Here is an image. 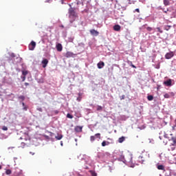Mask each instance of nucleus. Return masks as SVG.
I'll list each match as a JSON object with an SVG mask.
<instances>
[{
    "label": "nucleus",
    "instance_id": "f257e3e1",
    "mask_svg": "<svg viewBox=\"0 0 176 176\" xmlns=\"http://www.w3.org/2000/svg\"><path fill=\"white\" fill-rule=\"evenodd\" d=\"M69 19H73L72 21H70V23H73L75 21V19L78 17V14H76V12H75V8L71 7L69 9Z\"/></svg>",
    "mask_w": 176,
    "mask_h": 176
},
{
    "label": "nucleus",
    "instance_id": "f03ea898",
    "mask_svg": "<svg viewBox=\"0 0 176 176\" xmlns=\"http://www.w3.org/2000/svg\"><path fill=\"white\" fill-rule=\"evenodd\" d=\"M96 138H98V140H101V133H96L95 135H91L90 137L91 142H94Z\"/></svg>",
    "mask_w": 176,
    "mask_h": 176
},
{
    "label": "nucleus",
    "instance_id": "7ed1b4c3",
    "mask_svg": "<svg viewBox=\"0 0 176 176\" xmlns=\"http://www.w3.org/2000/svg\"><path fill=\"white\" fill-rule=\"evenodd\" d=\"M36 46V43L35 41H32L29 44V50H34Z\"/></svg>",
    "mask_w": 176,
    "mask_h": 176
},
{
    "label": "nucleus",
    "instance_id": "20e7f679",
    "mask_svg": "<svg viewBox=\"0 0 176 176\" xmlns=\"http://www.w3.org/2000/svg\"><path fill=\"white\" fill-rule=\"evenodd\" d=\"M89 32L91 34H92L94 36H98L100 32H98V31L94 30V29H92V30H89Z\"/></svg>",
    "mask_w": 176,
    "mask_h": 176
},
{
    "label": "nucleus",
    "instance_id": "39448f33",
    "mask_svg": "<svg viewBox=\"0 0 176 176\" xmlns=\"http://www.w3.org/2000/svg\"><path fill=\"white\" fill-rule=\"evenodd\" d=\"M172 57H174V52H173L166 53L165 55V58H166V60H170V58H172Z\"/></svg>",
    "mask_w": 176,
    "mask_h": 176
},
{
    "label": "nucleus",
    "instance_id": "423d86ee",
    "mask_svg": "<svg viewBox=\"0 0 176 176\" xmlns=\"http://www.w3.org/2000/svg\"><path fill=\"white\" fill-rule=\"evenodd\" d=\"M41 63L43 64V68H46V67H47V64H49V60L45 58L42 60Z\"/></svg>",
    "mask_w": 176,
    "mask_h": 176
},
{
    "label": "nucleus",
    "instance_id": "0eeeda50",
    "mask_svg": "<svg viewBox=\"0 0 176 176\" xmlns=\"http://www.w3.org/2000/svg\"><path fill=\"white\" fill-rule=\"evenodd\" d=\"M82 129H83V126H76L74 128V131H76V133H82Z\"/></svg>",
    "mask_w": 176,
    "mask_h": 176
},
{
    "label": "nucleus",
    "instance_id": "6e6552de",
    "mask_svg": "<svg viewBox=\"0 0 176 176\" xmlns=\"http://www.w3.org/2000/svg\"><path fill=\"white\" fill-rule=\"evenodd\" d=\"M97 65H98V68L99 69H101L104 68V67H105V63H104V62H102V61H100V62L97 64Z\"/></svg>",
    "mask_w": 176,
    "mask_h": 176
},
{
    "label": "nucleus",
    "instance_id": "1a4fd4ad",
    "mask_svg": "<svg viewBox=\"0 0 176 176\" xmlns=\"http://www.w3.org/2000/svg\"><path fill=\"white\" fill-rule=\"evenodd\" d=\"M56 47L58 52H63V45L61 43L56 44Z\"/></svg>",
    "mask_w": 176,
    "mask_h": 176
},
{
    "label": "nucleus",
    "instance_id": "9d476101",
    "mask_svg": "<svg viewBox=\"0 0 176 176\" xmlns=\"http://www.w3.org/2000/svg\"><path fill=\"white\" fill-rule=\"evenodd\" d=\"M73 56H74V53L71 52H67L65 54V57H67V58H69V57H73Z\"/></svg>",
    "mask_w": 176,
    "mask_h": 176
},
{
    "label": "nucleus",
    "instance_id": "9b49d317",
    "mask_svg": "<svg viewBox=\"0 0 176 176\" xmlns=\"http://www.w3.org/2000/svg\"><path fill=\"white\" fill-rule=\"evenodd\" d=\"M120 28L121 27L119 25H116L113 26L114 31H120Z\"/></svg>",
    "mask_w": 176,
    "mask_h": 176
},
{
    "label": "nucleus",
    "instance_id": "f8f14e48",
    "mask_svg": "<svg viewBox=\"0 0 176 176\" xmlns=\"http://www.w3.org/2000/svg\"><path fill=\"white\" fill-rule=\"evenodd\" d=\"M109 144H111L109 142L104 140L102 142V146H107L109 145Z\"/></svg>",
    "mask_w": 176,
    "mask_h": 176
},
{
    "label": "nucleus",
    "instance_id": "ddd939ff",
    "mask_svg": "<svg viewBox=\"0 0 176 176\" xmlns=\"http://www.w3.org/2000/svg\"><path fill=\"white\" fill-rule=\"evenodd\" d=\"M164 83V85H166V86H171L172 82H171V80L169 79V80L165 81Z\"/></svg>",
    "mask_w": 176,
    "mask_h": 176
},
{
    "label": "nucleus",
    "instance_id": "4468645a",
    "mask_svg": "<svg viewBox=\"0 0 176 176\" xmlns=\"http://www.w3.org/2000/svg\"><path fill=\"white\" fill-rule=\"evenodd\" d=\"M126 138H124V136H122L118 139V142H120V144H122V142H124Z\"/></svg>",
    "mask_w": 176,
    "mask_h": 176
},
{
    "label": "nucleus",
    "instance_id": "2eb2a0df",
    "mask_svg": "<svg viewBox=\"0 0 176 176\" xmlns=\"http://www.w3.org/2000/svg\"><path fill=\"white\" fill-rule=\"evenodd\" d=\"M157 168L158 170H162V171H165L164 166H163V165H158V166H157Z\"/></svg>",
    "mask_w": 176,
    "mask_h": 176
},
{
    "label": "nucleus",
    "instance_id": "dca6fc26",
    "mask_svg": "<svg viewBox=\"0 0 176 176\" xmlns=\"http://www.w3.org/2000/svg\"><path fill=\"white\" fill-rule=\"evenodd\" d=\"M77 101L78 102H80V101H82V94H80V93L78 94V97L77 98Z\"/></svg>",
    "mask_w": 176,
    "mask_h": 176
},
{
    "label": "nucleus",
    "instance_id": "f3484780",
    "mask_svg": "<svg viewBox=\"0 0 176 176\" xmlns=\"http://www.w3.org/2000/svg\"><path fill=\"white\" fill-rule=\"evenodd\" d=\"M164 5L165 6H168V5H170V1L168 0H164Z\"/></svg>",
    "mask_w": 176,
    "mask_h": 176
},
{
    "label": "nucleus",
    "instance_id": "a211bd4d",
    "mask_svg": "<svg viewBox=\"0 0 176 176\" xmlns=\"http://www.w3.org/2000/svg\"><path fill=\"white\" fill-rule=\"evenodd\" d=\"M22 75H23V76H27V75H28V71L27 70L22 71Z\"/></svg>",
    "mask_w": 176,
    "mask_h": 176
},
{
    "label": "nucleus",
    "instance_id": "6ab92c4d",
    "mask_svg": "<svg viewBox=\"0 0 176 176\" xmlns=\"http://www.w3.org/2000/svg\"><path fill=\"white\" fill-rule=\"evenodd\" d=\"M56 140H60L63 138V135H58L55 137Z\"/></svg>",
    "mask_w": 176,
    "mask_h": 176
},
{
    "label": "nucleus",
    "instance_id": "aec40b11",
    "mask_svg": "<svg viewBox=\"0 0 176 176\" xmlns=\"http://www.w3.org/2000/svg\"><path fill=\"white\" fill-rule=\"evenodd\" d=\"M147 99L148 100V101H152L153 100V96L152 95L148 96Z\"/></svg>",
    "mask_w": 176,
    "mask_h": 176
},
{
    "label": "nucleus",
    "instance_id": "412c9836",
    "mask_svg": "<svg viewBox=\"0 0 176 176\" xmlns=\"http://www.w3.org/2000/svg\"><path fill=\"white\" fill-rule=\"evenodd\" d=\"M6 174L7 175H10V174H12V170H11L10 169L6 170Z\"/></svg>",
    "mask_w": 176,
    "mask_h": 176
},
{
    "label": "nucleus",
    "instance_id": "4be33fe9",
    "mask_svg": "<svg viewBox=\"0 0 176 176\" xmlns=\"http://www.w3.org/2000/svg\"><path fill=\"white\" fill-rule=\"evenodd\" d=\"M67 118H68L69 119H73L74 116L71 115L70 113H67Z\"/></svg>",
    "mask_w": 176,
    "mask_h": 176
},
{
    "label": "nucleus",
    "instance_id": "5701e85b",
    "mask_svg": "<svg viewBox=\"0 0 176 176\" xmlns=\"http://www.w3.org/2000/svg\"><path fill=\"white\" fill-rule=\"evenodd\" d=\"M89 173H91V176H97V174L94 170H90Z\"/></svg>",
    "mask_w": 176,
    "mask_h": 176
},
{
    "label": "nucleus",
    "instance_id": "b1692460",
    "mask_svg": "<svg viewBox=\"0 0 176 176\" xmlns=\"http://www.w3.org/2000/svg\"><path fill=\"white\" fill-rule=\"evenodd\" d=\"M19 100H22V101H24L25 100V97L24 96H19Z\"/></svg>",
    "mask_w": 176,
    "mask_h": 176
},
{
    "label": "nucleus",
    "instance_id": "393cba45",
    "mask_svg": "<svg viewBox=\"0 0 176 176\" xmlns=\"http://www.w3.org/2000/svg\"><path fill=\"white\" fill-rule=\"evenodd\" d=\"M96 111H102V107L98 105Z\"/></svg>",
    "mask_w": 176,
    "mask_h": 176
},
{
    "label": "nucleus",
    "instance_id": "a878e982",
    "mask_svg": "<svg viewBox=\"0 0 176 176\" xmlns=\"http://www.w3.org/2000/svg\"><path fill=\"white\" fill-rule=\"evenodd\" d=\"M170 28H171V26L166 25V26H165L164 30H166V31H168V30H170Z\"/></svg>",
    "mask_w": 176,
    "mask_h": 176
},
{
    "label": "nucleus",
    "instance_id": "bb28decb",
    "mask_svg": "<svg viewBox=\"0 0 176 176\" xmlns=\"http://www.w3.org/2000/svg\"><path fill=\"white\" fill-rule=\"evenodd\" d=\"M164 98H170V95L168 94H165L164 95Z\"/></svg>",
    "mask_w": 176,
    "mask_h": 176
},
{
    "label": "nucleus",
    "instance_id": "cd10ccee",
    "mask_svg": "<svg viewBox=\"0 0 176 176\" xmlns=\"http://www.w3.org/2000/svg\"><path fill=\"white\" fill-rule=\"evenodd\" d=\"M157 30L158 32H160V34H163V30H162V29H160V28H157Z\"/></svg>",
    "mask_w": 176,
    "mask_h": 176
},
{
    "label": "nucleus",
    "instance_id": "c85d7f7f",
    "mask_svg": "<svg viewBox=\"0 0 176 176\" xmlns=\"http://www.w3.org/2000/svg\"><path fill=\"white\" fill-rule=\"evenodd\" d=\"M147 31H148L149 32H151V31H152V30H153V28H151V27H147L146 28Z\"/></svg>",
    "mask_w": 176,
    "mask_h": 176
},
{
    "label": "nucleus",
    "instance_id": "c756f323",
    "mask_svg": "<svg viewBox=\"0 0 176 176\" xmlns=\"http://www.w3.org/2000/svg\"><path fill=\"white\" fill-rule=\"evenodd\" d=\"M2 130H3L4 131H8V126H3Z\"/></svg>",
    "mask_w": 176,
    "mask_h": 176
},
{
    "label": "nucleus",
    "instance_id": "7c9ffc66",
    "mask_svg": "<svg viewBox=\"0 0 176 176\" xmlns=\"http://www.w3.org/2000/svg\"><path fill=\"white\" fill-rule=\"evenodd\" d=\"M164 12V13H167V12H170V10L168 9H166V10H164V8L162 9Z\"/></svg>",
    "mask_w": 176,
    "mask_h": 176
},
{
    "label": "nucleus",
    "instance_id": "2f4dec72",
    "mask_svg": "<svg viewBox=\"0 0 176 176\" xmlns=\"http://www.w3.org/2000/svg\"><path fill=\"white\" fill-rule=\"evenodd\" d=\"M22 82L25 80V76H21Z\"/></svg>",
    "mask_w": 176,
    "mask_h": 176
},
{
    "label": "nucleus",
    "instance_id": "473e14b6",
    "mask_svg": "<svg viewBox=\"0 0 176 176\" xmlns=\"http://www.w3.org/2000/svg\"><path fill=\"white\" fill-rule=\"evenodd\" d=\"M130 160L129 161H128L129 163H133V161H132V159H133V157H131V155H130Z\"/></svg>",
    "mask_w": 176,
    "mask_h": 176
},
{
    "label": "nucleus",
    "instance_id": "72a5a7b5",
    "mask_svg": "<svg viewBox=\"0 0 176 176\" xmlns=\"http://www.w3.org/2000/svg\"><path fill=\"white\" fill-rule=\"evenodd\" d=\"M125 97L126 96L124 95H122V96H120V100H124Z\"/></svg>",
    "mask_w": 176,
    "mask_h": 176
},
{
    "label": "nucleus",
    "instance_id": "f704fd0d",
    "mask_svg": "<svg viewBox=\"0 0 176 176\" xmlns=\"http://www.w3.org/2000/svg\"><path fill=\"white\" fill-rule=\"evenodd\" d=\"M11 57L12 58H14V57H16V55L14 54H11Z\"/></svg>",
    "mask_w": 176,
    "mask_h": 176
},
{
    "label": "nucleus",
    "instance_id": "c9c22d12",
    "mask_svg": "<svg viewBox=\"0 0 176 176\" xmlns=\"http://www.w3.org/2000/svg\"><path fill=\"white\" fill-rule=\"evenodd\" d=\"M135 11L137 12L138 13H140V9H138V8H136V9L135 10Z\"/></svg>",
    "mask_w": 176,
    "mask_h": 176
},
{
    "label": "nucleus",
    "instance_id": "e433bc0d",
    "mask_svg": "<svg viewBox=\"0 0 176 176\" xmlns=\"http://www.w3.org/2000/svg\"><path fill=\"white\" fill-rule=\"evenodd\" d=\"M25 86H30V83H28V82H25Z\"/></svg>",
    "mask_w": 176,
    "mask_h": 176
},
{
    "label": "nucleus",
    "instance_id": "4c0bfd02",
    "mask_svg": "<svg viewBox=\"0 0 176 176\" xmlns=\"http://www.w3.org/2000/svg\"><path fill=\"white\" fill-rule=\"evenodd\" d=\"M131 67L132 68H137V67H135V65H131Z\"/></svg>",
    "mask_w": 176,
    "mask_h": 176
},
{
    "label": "nucleus",
    "instance_id": "58836bf2",
    "mask_svg": "<svg viewBox=\"0 0 176 176\" xmlns=\"http://www.w3.org/2000/svg\"><path fill=\"white\" fill-rule=\"evenodd\" d=\"M23 111H27V107H23Z\"/></svg>",
    "mask_w": 176,
    "mask_h": 176
},
{
    "label": "nucleus",
    "instance_id": "ea45409f",
    "mask_svg": "<svg viewBox=\"0 0 176 176\" xmlns=\"http://www.w3.org/2000/svg\"><path fill=\"white\" fill-rule=\"evenodd\" d=\"M30 155H35V153L30 152Z\"/></svg>",
    "mask_w": 176,
    "mask_h": 176
},
{
    "label": "nucleus",
    "instance_id": "a19ab883",
    "mask_svg": "<svg viewBox=\"0 0 176 176\" xmlns=\"http://www.w3.org/2000/svg\"><path fill=\"white\" fill-rule=\"evenodd\" d=\"M23 107H24L25 104H24V102L22 103Z\"/></svg>",
    "mask_w": 176,
    "mask_h": 176
},
{
    "label": "nucleus",
    "instance_id": "79ce46f5",
    "mask_svg": "<svg viewBox=\"0 0 176 176\" xmlns=\"http://www.w3.org/2000/svg\"><path fill=\"white\" fill-rule=\"evenodd\" d=\"M60 145L61 146H63V142H60Z\"/></svg>",
    "mask_w": 176,
    "mask_h": 176
},
{
    "label": "nucleus",
    "instance_id": "37998d69",
    "mask_svg": "<svg viewBox=\"0 0 176 176\" xmlns=\"http://www.w3.org/2000/svg\"><path fill=\"white\" fill-rule=\"evenodd\" d=\"M0 170H2V166L0 165Z\"/></svg>",
    "mask_w": 176,
    "mask_h": 176
},
{
    "label": "nucleus",
    "instance_id": "c03bdc74",
    "mask_svg": "<svg viewBox=\"0 0 176 176\" xmlns=\"http://www.w3.org/2000/svg\"><path fill=\"white\" fill-rule=\"evenodd\" d=\"M173 16V17H175V14H173V15H172Z\"/></svg>",
    "mask_w": 176,
    "mask_h": 176
},
{
    "label": "nucleus",
    "instance_id": "a18cd8bd",
    "mask_svg": "<svg viewBox=\"0 0 176 176\" xmlns=\"http://www.w3.org/2000/svg\"><path fill=\"white\" fill-rule=\"evenodd\" d=\"M20 140H23V137H21V138H20Z\"/></svg>",
    "mask_w": 176,
    "mask_h": 176
},
{
    "label": "nucleus",
    "instance_id": "49530a36",
    "mask_svg": "<svg viewBox=\"0 0 176 176\" xmlns=\"http://www.w3.org/2000/svg\"><path fill=\"white\" fill-rule=\"evenodd\" d=\"M22 144H23V145H25V143H24V142H22Z\"/></svg>",
    "mask_w": 176,
    "mask_h": 176
},
{
    "label": "nucleus",
    "instance_id": "de8ad7c7",
    "mask_svg": "<svg viewBox=\"0 0 176 176\" xmlns=\"http://www.w3.org/2000/svg\"><path fill=\"white\" fill-rule=\"evenodd\" d=\"M111 2H113V0H110Z\"/></svg>",
    "mask_w": 176,
    "mask_h": 176
},
{
    "label": "nucleus",
    "instance_id": "09e8293b",
    "mask_svg": "<svg viewBox=\"0 0 176 176\" xmlns=\"http://www.w3.org/2000/svg\"><path fill=\"white\" fill-rule=\"evenodd\" d=\"M107 140H111V138H107Z\"/></svg>",
    "mask_w": 176,
    "mask_h": 176
},
{
    "label": "nucleus",
    "instance_id": "8fccbe9b",
    "mask_svg": "<svg viewBox=\"0 0 176 176\" xmlns=\"http://www.w3.org/2000/svg\"><path fill=\"white\" fill-rule=\"evenodd\" d=\"M47 2L50 1V0L47 1Z\"/></svg>",
    "mask_w": 176,
    "mask_h": 176
},
{
    "label": "nucleus",
    "instance_id": "3c124183",
    "mask_svg": "<svg viewBox=\"0 0 176 176\" xmlns=\"http://www.w3.org/2000/svg\"><path fill=\"white\" fill-rule=\"evenodd\" d=\"M47 2L50 1V0L47 1Z\"/></svg>",
    "mask_w": 176,
    "mask_h": 176
},
{
    "label": "nucleus",
    "instance_id": "603ef678",
    "mask_svg": "<svg viewBox=\"0 0 176 176\" xmlns=\"http://www.w3.org/2000/svg\"><path fill=\"white\" fill-rule=\"evenodd\" d=\"M124 176H126V175H124Z\"/></svg>",
    "mask_w": 176,
    "mask_h": 176
}]
</instances>
